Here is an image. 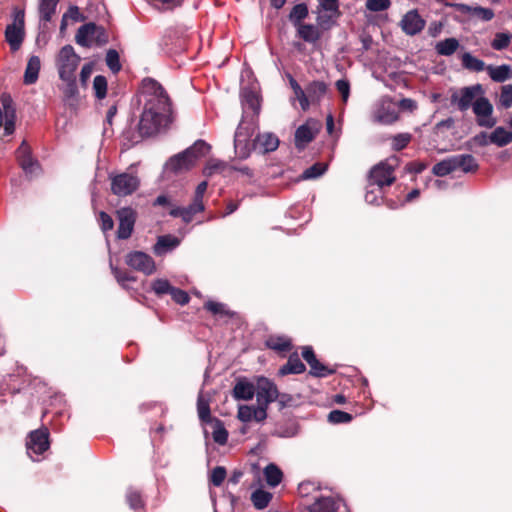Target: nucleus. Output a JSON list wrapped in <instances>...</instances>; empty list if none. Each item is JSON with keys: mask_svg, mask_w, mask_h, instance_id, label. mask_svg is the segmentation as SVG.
<instances>
[{"mask_svg": "<svg viewBox=\"0 0 512 512\" xmlns=\"http://www.w3.org/2000/svg\"><path fill=\"white\" fill-rule=\"evenodd\" d=\"M337 504L332 497L317 499L310 507L309 512H336Z\"/></svg>", "mask_w": 512, "mask_h": 512, "instance_id": "nucleus-31", "label": "nucleus"}, {"mask_svg": "<svg viewBox=\"0 0 512 512\" xmlns=\"http://www.w3.org/2000/svg\"><path fill=\"white\" fill-rule=\"evenodd\" d=\"M272 497V493L265 491L263 489H256L251 494V502L256 509L262 510L269 505L270 501L272 500Z\"/></svg>", "mask_w": 512, "mask_h": 512, "instance_id": "nucleus-34", "label": "nucleus"}, {"mask_svg": "<svg viewBox=\"0 0 512 512\" xmlns=\"http://www.w3.org/2000/svg\"><path fill=\"white\" fill-rule=\"evenodd\" d=\"M112 272L117 282L123 287L128 288L127 282H135L136 278L126 271H121L118 268H112Z\"/></svg>", "mask_w": 512, "mask_h": 512, "instance_id": "nucleus-52", "label": "nucleus"}, {"mask_svg": "<svg viewBox=\"0 0 512 512\" xmlns=\"http://www.w3.org/2000/svg\"><path fill=\"white\" fill-rule=\"evenodd\" d=\"M48 448L49 441L47 430H35L30 433L29 440L27 441V450L29 455H31V453L40 455ZM30 457L35 460L32 456Z\"/></svg>", "mask_w": 512, "mask_h": 512, "instance_id": "nucleus-16", "label": "nucleus"}, {"mask_svg": "<svg viewBox=\"0 0 512 512\" xmlns=\"http://www.w3.org/2000/svg\"><path fill=\"white\" fill-rule=\"evenodd\" d=\"M256 392V385L249 382L247 379H239L232 391V396L236 400H251Z\"/></svg>", "mask_w": 512, "mask_h": 512, "instance_id": "nucleus-20", "label": "nucleus"}, {"mask_svg": "<svg viewBox=\"0 0 512 512\" xmlns=\"http://www.w3.org/2000/svg\"><path fill=\"white\" fill-rule=\"evenodd\" d=\"M140 101L143 110L137 125V132L126 131L124 136L131 143H139L167 129L173 121L170 98L163 86L152 78H145L141 83Z\"/></svg>", "mask_w": 512, "mask_h": 512, "instance_id": "nucleus-1", "label": "nucleus"}, {"mask_svg": "<svg viewBox=\"0 0 512 512\" xmlns=\"http://www.w3.org/2000/svg\"><path fill=\"white\" fill-rule=\"evenodd\" d=\"M226 477V470L222 466L215 467L210 476V481L214 486H220Z\"/></svg>", "mask_w": 512, "mask_h": 512, "instance_id": "nucleus-56", "label": "nucleus"}, {"mask_svg": "<svg viewBox=\"0 0 512 512\" xmlns=\"http://www.w3.org/2000/svg\"><path fill=\"white\" fill-rule=\"evenodd\" d=\"M243 106L244 108L248 107L252 110L253 115L251 118L255 119V116L259 113L260 110V101L258 95L253 91H245L243 93Z\"/></svg>", "mask_w": 512, "mask_h": 512, "instance_id": "nucleus-38", "label": "nucleus"}, {"mask_svg": "<svg viewBox=\"0 0 512 512\" xmlns=\"http://www.w3.org/2000/svg\"><path fill=\"white\" fill-rule=\"evenodd\" d=\"M265 343L268 348L278 352H286L291 349V342L285 336H270Z\"/></svg>", "mask_w": 512, "mask_h": 512, "instance_id": "nucleus-35", "label": "nucleus"}, {"mask_svg": "<svg viewBox=\"0 0 512 512\" xmlns=\"http://www.w3.org/2000/svg\"><path fill=\"white\" fill-rule=\"evenodd\" d=\"M472 16L487 22L493 19L494 11L490 8L475 6Z\"/></svg>", "mask_w": 512, "mask_h": 512, "instance_id": "nucleus-57", "label": "nucleus"}, {"mask_svg": "<svg viewBox=\"0 0 512 512\" xmlns=\"http://www.w3.org/2000/svg\"><path fill=\"white\" fill-rule=\"evenodd\" d=\"M211 146L204 140H197L181 153L172 156L165 164V170L174 174H181L195 166L197 161L206 156Z\"/></svg>", "mask_w": 512, "mask_h": 512, "instance_id": "nucleus-2", "label": "nucleus"}, {"mask_svg": "<svg viewBox=\"0 0 512 512\" xmlns=\"http://www.w3.org/2000/svg\"><path fill=\"white\" fill-rule=\"evenodd\" d=\"M126 264L137 270L142 272L145 275H151L156 271V265L153 258L142 252V251H133L126 255Z\"/></svg>", "mask_w": 512, "mask_h": 512, "instance_id": "nucleus-12", "label": "nucleus"}, {"mask_svg": "<svg viewBox=\"0 0 512 512\" xmlns=\"http://www.w3.org/2000/svg\"><path fill=\"white\" fill-rule=\"evenodd\" d=\"M40 67V58L35 55L31 56L27 62L26 69L24 72L23 81L26 85L34 84L38 80Z\"/></svg>", "mask_w": 512, "mask_h": 512, "instance_id": "nucleus-24", "label": "nucleus"}, {"mask_svg": "<svg viewBox=\"0 0 512 512\" xmlns=\"http://www.w3.org/2000/svg\"><path fill=\"white\" fill-rule=\"evenodd\" d=\"M205 309H207L209 312H211L213 315H219V316H232V313L228 310L225 304L215 302V301H208L204 305Z\"/></svg>", "mask_w": 512, "mask_h": 512, "instance_id": "nucleus-45", "label": "nucleus"}, {"mask_svg": "<svg viewBox=\"0 0 512 512\" xmlns=\"http://www.w3.org/2000/svg\"><path fill=\"white\" fill-rule=\"evenodd\" d=\"M230 165L228 163L217 160V159H210L204 169H203V175L206 177H211L212 175L216 173H223L227 169H229Z\"/></svg>", "mask_w": 512, "mask_h": 512, "instance_id": "nucleus-37", "label": "nucleus"}, {"mask_svg": "<svg viewBox=\"0 0 512 512\" xmlns=\"http://www.w3.org/2000/svg\"><path fill=\"white\" fill-rule=\"evenodd\" d=\"M79 62L80 56L76 54L74 48L71 45L63 46L56 57V67L60 79L73 81Z\"/></svg>", "mask_w": 512, "mask_h": 512, "instance_id": "nucleus-7", "label": "nucleus"}, {"mask_svg": "<svg viewBox=\"0 0 512 512\" xmlns=\"http://www.w3.org/2000/svg\"><path fill=\"white\" fill-rule=\"evenodd\" d=\"M93 89L98 99H103L107 94V80L102 75H97L93 80Z\"/></svg>", "mask_w": 512, "mask_h": 512, "instance_id": "nucleus-47", "label": "nucleus"}, {"mask_svg": "<svg viewBox=\"0 0 512 512\" xmlns=\"http://www.w3.org/2000/svg\"><path fill=\"white\" fill-rule=\"evenodd\" d=\"M327 170V165L324 163H315L309 168L305 169L301 175L304 180L316 179L323 175Z\"/></svg>", "mask_w": 512, "mask_h": 512, "instance_id": "nucleus-42", "label": "nucleus"}, {"mask_svg": "<svg viewBox=\"0 0 512 512\" xmlns=\"http://www.w3.org/2000/svg\"><path fill=\"white\" fill-rule=\"evenodd\" d=\"M337 16L338 15H334L333 13L329 12L319 14L317 17L318 26H320L323 29H329L333 25L334 19Z\"/></svg>", "mask_w": 512, "mask_h": 512, "instance_id": "nucleus-59", "label": "nucleus"}, {"mask_svg": "<svg viewBox=\"0 0 512 512\" xmlns=\"http://www.w3.org/2000/svg\"><path fill=\"white\" fill-rule=\"evenodd\" d=\"M473 113L476 116L477 124L481 127L492 128L496 124V119L492 116L493 106L484 96H479L472 106Z\"/></svg>", "mask_w": 512, "mask_h": 512, "instance_id": "nucleus-11", "label": "nucleus"}, {"mask_svg": "<svg viewBox=\"0 0 512 512\" xmlns=\"http://www.w3.org/2000/svg\"><path fill=\"white\" fill-rule=\"evenodd\" d=\"M13 21L5 29V40L12 52L18 51L25 38V13L24 10H13Z\"/></svg>", "mask_w": 512, "mask_h": 512, "instance_id": "nucleus-6", "label": "nucleus"}, {"mask_svg": "<svg viewBox=\"0 0 512 512\" xmlns=\"http://www.w3.org/2000/svg\"><path fill=\"white\" fill-rule=\"evenodd\" d=\"M432 171L436 176H440V177L446 176V175L454 172L455 166L453 165L452 156L435 164L433 166Z\"/></svg>", "mask_w": 512, "mask_h": 512, "instance_id": "nucleus-41", "label": "nucleus"}, {"mask_svg": "<svg viewBox=\"0 0 512 512\" xmlns=\"http://www.w3.org/2000/svg\"><path fill=\"white\" fill-rule=\"evenodd\" d=\"M237 418L244 423L255 420L262 422L267 418V412L259 404L253 405H240L238 407Z\"/></svg>", "mask_w": 512, "mask_h": 512, "instance_id": "nucleus-18", "label": "nucleus"}, {"mask_svg": "<svg viewBox=\"0 0 512 512\" xmlns=\"http://www.w3.org/2000/svg\"><path fill=\"white\" fill-rule=\"evenodd\" d=\"M500 103L504 108L512 106V85H505L501 89Z\"/></svg>", "mask_w": 512, "mask_h": 512, "instance_id": "nucleus-58", "label": "nucleus"}, {"mask_svg": "<svg viewBox=\"0 0 512 512\" xmlns=\"http://www.w3.org/2000/svg\"><path fill=\"white\" fill-rule=\"evenodd\" d=\"M179 245V240L171 235H164L158 237V240L154 246V252L157 255H161L168 250H172Z\"/></svg>", "mask_w": 512, "mask_h": 512, "instance_id": "nucleus-30", "label": "nucleus"}, {"mask_svg": "<svg viewBox=\"0 0 512 512\" xmlns=\"http://www.w3.org/2000/svg\"><path fill=\"white\" fill-rule=\"evenodd\" d=\"M328 86L323 81H312L306 87L308 93L309 105L311 103H319L326 95Z\"/></svg>", "mask_w": 512, "mask_h": 512, "instance_id": "nucleus-23", "label": "nucleus"}, {"mask_svg": "<svg viewBox=\"0 0 512 512\" xmlns=\"http://www.w3.org/2000/svg\"><path fill=\"white\" fill-rule=\"evenodd\" d=\"M337 91L340 93L344 104L347 103L350 96V83L346 79H339L335 83Z\"/></svg>", "mask_w": 512, "mask_h": 512, "instance_id": "nucleus-55", "label": "nucleus"}, {"mask_svg": "<svg viewBox=\"0 0 512 512\" xmlns=\"http://www.w3.org/2000/svg\"><path fill=\"white\" fill-rule=\"evenodd\" d=\"M296 28L297 36L307 43H316L322 36V31L313 24L302 23Z\"/></svg>", "mask_w": 512, "mask_h": 512, "instance_id": "nucleus-21", "label": "nucleus"}, {"mask_svg": "<svg viewBox=\"0 0 512 512\" xmlns=\"http://www.w3.org/2000/svg\"><path fill=\"white\" fill-rule=\"evenodd\" d=\"M382 198V190L380 193L377 190V187H367V191L365 194V201L369 204H379V199Z\"/></svg>", "mask_w": 512, "mask_h": 512, "instance_id": "nucleus-62", "label": "nucleus"}, {"mask_svg": "<svg viewBox=\"0 0 512 512\" xmlns=\"http://www.w3.org/2000/svg\"><path fill=\"white\" fill-rule=\"evenodd\" d=\"M397 159L393 158L390 161L381 162L373 167L369 176V187H377L378 192L385 186H390L395 181L394 167Z\"/></svg>", "mask_w": 512, "mask_h": 512, "instance_id": "nucleus-8", "label": "nucleus"}, {"mask_svg": "<svg viewBox=\"0 0 512 512\" xmlns=\"http://www.w3.org/2000/svg\"><path fill=\"white\" fill-rule=\"evenodd\" d=\"M108 34L102 26L93 22L86 23L79 27L75 35V41L82 47L103 46L108 43Z\"/></svg>", "mask_w": 512, "mask_h": 512, "instance_id": "nucleus-4", "label": "nucleus"}, {"mask_svg": "<svg viewBox=\"0 0 512 512\" xmlns=\"http://www.w3.org/2000/svg\"><path fill=\"white\" fill-rule=\"evenodd\" d=\"M256 129V120L254 118L248 119L244 115L234 135V150L239 159H247L251 151L255 149L254 140L252 141L251 138Z\"/></svg>", "mask_w": 512, "mask_h": 512, "instance_id": "nucleus-3", "label": "nucleus"}, {"mask_svg": "<svg viewBox=\"0 0 512 512\" xmlns=\"http://www.w3.org/2000/svg\"><path fill=\"white\" fill-rule=\"evenodd\" d=\"M390 5V0H367L365 4L366 8L372 12L385 11Z\"/></svg>", "mask_w": 512, "mask_h": 512, "instance_id": "nucleus-53", "label": "nucleus"}, {"mask_svg": "<svg viewBox=\"0 0 512 512\" xmlns=\"http://www.w3.org/2000/svg\"><path fill=\"white\" fill-rule=\"evenodd\" d=\"M314 139V132L308 125H301L295 132V144L303 147Z\"/></svg>", "mask_w": 512, "mask_h": 512, "instance_id": "nucleus-36", "label": "nucleus"}, {"mask_svg": "<svg viewBox=\"0 0 512 512\" xmlns=\"http://www.w3.org/2000/svg\"><path fill=\"white\" fill-rule=\"evenodd\" d=\"M170 295H171L172 299L180 305H185L190 300L189 295L185 291H183L179 288L173 287L170 292Z\"/></svg>", "mask_w": 512, "mask_h": 512, "instance_id": "nucleus-60", "label": "nucleus"}, {"mask_svg": "<svg viewBox=\"0 0 512 512\" xmlns=\"http://www.w3.org/2000/svg\"><path fill=\"white\" fill-rule=\"evenodd\" d=\"M111 191L118 197L133 194L140 186V179L133 173L123 172L110 176Z\"/></svg>", "mask_w": 512, "mask_h": 512, "instance_id": "nucleus-9", "label": "nucleus"}, {"mask_svg": "<svg viewBox=\"0 0 512 512\" xmlns=\"http://www.w3.org/2000/svg\"><path fill=\"white\" fill-rule=\"evenodd\" d=\"M320 6L329 13L339 15L338 1L337 0H319Z\"/></svg>", "mask_w": 512, "mask_h": 512, "instance_id": "nucleus-64", "label": "nucleus"}, {"mask_svg": "<svg viewBox=\"0 0 512 512\" xmlns=\"http://www.w3.org/2000/svg\"><path fill=\"white\" fill-rule=\"evenodd\" d=\"M213 440L220 445H224L228 440V432L218 420L213 430Z\"/></svg>", "mask_w": 512, "mask_h": 512, "instance_id": "nucleus-50", "label": "nucleus"}, {"mask_svg": "<svg viewBox=\"0 0 512 512\" xmlns=\"http://www.w3.org/2000/svg\"><path fill=\"white\" fill-rule=\"evenodd\" d=\"M400 25L407 35L413 36L423 30L425 21L416 10H411L403 16Z\"/></svg>", "mask_w": 512, "mask_h": 512, "instance_id": "nucleus-17", "label": "nucleus"}, {"mask_svg": "<svg viewBox=\"0 0 512 512\" xmlns=\"http://www.w3.org/2000/svg\"><path fill=\"white\" fill-rule=\"evenodd\" d=\"M484 93L485 91L481 84L454 88L450 90V104L459 111L465 112L472 108L477 98L484 95Z\"/></svg>", "mask_w": 512, "mask_h": 512, "instance_id": "nucleus-5", "label": "nucleus"}, {"mask_svg": "<svg viewBox=\"0 0 512 512\" xmlns=\"http://www.w3.org/2000/svg\"><path fill=\"white\" fill-rule=\"evenodd\" d=\"M308 16V8L306 4L301 3L295 5L290 14H289V20L294 25V27H297L298 25L302 24V20L305 19Z\"/></svg>", "mask_w": 512, "mask_h": 512, "instance_id": "nucleus-39", "label": "nucleus"}, {"mask_svg": "<svg viewBox=\"0 0 512 512\" xmlns=\"http://www.w3.org/2000/svg\"><path fill=\"white\" fill-rule=\"evenodd\" d=\"M16 157L26 175L33 177L39 173V163L32 157L31 148L25 140L22 141L17 149Z\"/></svg>", "mask_w": 512, "mask_h": 512, "instance_id": "nucleus-13", "label": "nucleus"}, {"mask_svg": "<svg viewBox=\"0 0 512 512\" xmlns=\"http://www.w3.org/2000/svg\"><path fill=\"white\" fill-rule=\"evenodd\" d=\"M255 149L266 154L275 151L279 146V139L273 133L258 134L254 139Z\"/></svg>", "mask_w": 512, "mask_h": 512, "instance_id": "nucleus-19", "label": "nucleus"}, {"mask_svg": "<svg viewBox=\"0 0 512 512\" xmlns=\"http://www.w3.org/2000/svg\"><path fill=\"white\" fill-rule=\"evenodd\" d=\"M328 420L334 424L348 423L352 420V415L341 410H333L328 414Z\"/></svg>", "mask_w": 512, "mask_h": 512, "instance_id": "nucleus-49", "label": "nucleus"}, {"mask_svg": "<svg viewBox=\"0 0 512 512\" xmlns=\"http://www.w3.org/2000/svg\"><path fill=\"white\" fill-rule=\"evenodd\" d=\"M116 214L119 220L117 237L119 239H128L134 229L136 212L130 207H123L117 210Z\"/></svg>", "mask_w": 512, "mask_h": 512, "instance_id": "nucleus-15", "label": "nucleus"}, {"mask_svg": "<svg viewBox=\"0 0 512 512\" xmlns=\"http://www.w3.org/2000/svg\"><path fill=\"white\" fill-rule=\"evenodd\" d=\"M512 39V35L508 33H496L494 39L491 42L493 49L500 51L507 48Z\"/></svg>", "mask_w": 512, "mask_h": 512, "instance_id": "nucleus-44", "label": "nucleus"}, {"mask_svg": "<svg viewBox=\"0 0 512 512\" xmlns=\"http://www.w3.org/2000/svg\"><path fill=\"white\" fill-rule=\"evenodd\" d=\"M59 0H38V12L40 20L50 22L56 12Z\"/></svg>", "mask_w": 512, "mask_h": 512, "instance_id": "nucleus-28", "label": "nucleus"}, {"mask_svg": "<svg viewBox=\"0 0 512 512\" xmlns=\"http://www.w3.org/2000/svg\"><path fill=\"white\" fill-rule=\"evenodd\" d=\"M459 45L456 38H446L435 45V50L441 56H451L457 51Z\"/></svg>", "mask_w": 512, "mask_h": 512, "instance_id": "nucleus-29", "label": "nucleus"}, {"mask_svg": "<svg viewBox=\"0 0 512 512\" xmlns=\"http://www.w3.org/2000/svg\"><path fill=\"white\" fill-rule=\"evenodd\" d=\"M398 120L397 106L389 99H382L373 112V121L380 124H392Z\"/></svg>", "mask_w": 512, "mask_h": 512, "instance_id": "nucleus-14", "label": "nucleus"}, {"mask_svg": "<svg viewBox=\"0 0 512 512\" xmlns=\"http://www.w3.org/2000/svg\"><path fill=\"white\" fill-rule=\"evenodd\" d=\"M101 230L106 233L113 229L114 227V221L111 218L110 215H108L106 212H100L99 213V219Z\"/></svg>", "mask_w": 512, "mask_h": 512, "instance_id": "nucleus-61", "label": "nucleus"}, {"mask_svg": "<svg viewBox=\"0 0 512 512\" xmlns=\"http://www.w3.org/2000/svg\"><path fill=\"white\" fill-rule=\"evenodd\" d=\"M455 171L461 170L464 173L475 172L478 169L476 159L470 154H458L452 156Z\"/></svg>", "mask_w": 512, "mask_h": 512, "instance_id": "nucleus-22", "label": "nucleus"}, {"mask_svg": "<svg viewBox=\"0 0 512 512\" xmlns=\"http://www.w3.org/2000/svg\"><path fill=\"white\" fill-rule=\"evenodd\" d=\"M308 365L311 368L310 373L316 377H326L334 372L333 369L326 367L317 358Z\"/></svg>", "mask_w": 512, "mask_h": 512, "instance_id": "nucleus-46", "label": "nucleus"}, {"mask_svg": "<svg viewBox=\"0 0 512 512\" xmlns=\"http://www.w3.org/2000/svg\"><path fill=\"white\" fill-rule=\"evenodd\" d=\"M126 499H127L129 506L132 509L137 510L142 507V498L138 491L130 488L127 491Z\"/></svg>", "mask_w": 512, "mask_h": 512, "instance_id": "nucleus-54", "label": "nucleus"}, {"mask_svg": "<svg viewBox=\"0 0 512 512\" xmlns=\"http://www.w3.org/2000/svg\"><path fill=\"white\" fill-rule=\"evenodd\" d=\"M172 288L166 279H156L152 283V289L157 295L170 294Z\"/></svg>", "mask_w": 512, "mask_h": 512, "instance_id": "nucleus-51", "label": "nucleus"}, {"mask_svg": "<svg viewBox=\"0 0 512 512\" xmlns=\"http://www.w3.org/2000/svg\"><path fill=\"white\" fill-rule=\"evenodd\" d=\"M197 411H198V416L201 421H203V422L211 421L209 400L207 398H205V396L203 395L202 392H200L198 395Z\"/></svg>", "mask_w": 512, "mask_h": 512, "instance_id": "nucleus-40", "label": "nucleus"}, {"mask_svg": "<svg viewBox=\"0 0 512 512\" xmlns=\"http://www.w3.org/2000/svg\"><path fill=\"white\" fill-rule=\"evenodd\" d=\"M106 65L113 73H118L121 70V63L119 53L115 49H109L106 53Z\"/></svg>", "mask_w": 512, "mask_h": 512, "instance_id": "nucleus-43", "label": "nucleus"}, {"mask_svg": "<svg viewBox=\"0 0 512 512\" xmlns=\"http://www.w3.org/2000/svg\"><path fill=\"white\" fill-rule=\"evenodd\" d=\"M256 398L257 404H259L267 412L268 406L275 402L279 397V391L276 384L266 378L258 377L256 381Z\"/></svg>", "mask_w": 512, "mask_h": 512, "instance_id": "nucleus-10", "label": "nucleus"}, {"mask_svg": "<svg viewBox=\"0 0 512 512\" xmlns=\"http://www.w3.org/2000/svg\"><path fill=\"white\" fill-rule=\"evenodd\" d=\"M486 71L488 72L490 78L494 82L498 83L505 82L507 79L512 77V68L507 64L500 66L488 65Z\"/></svg>", "mask_w": 512, "mask_h": 512, "instance_id": "nucleus-25", "label": "nucleus"}, {"mask_svg": "<svg viewBox=\"0 0 512 512\" xmlns=\"http://www.w3.org/2000/svg\"><path fill=\"white\" fill-rule=\"evenodd\" d=\"M412 135L409 133H400L392 138V148L395 151L404 149L411 141Z\"/></svg>", "mask_w": 512, "mask_h": 512, "instance_id": "nucleus-48", "label": "nucleus"}, {"mask_svg": "<svg viewBox=\"0 0 512 512\" xmlns=\"http://www.w3.org/2000/svg\"><path fill=\"white\" fill-rule=\"evenodd\" d=\"M490 140L498 147H504L512 142V132L504 127H497L491 132Z\"/></svg>", "mask_w": 512, "mask_h": 512, "instance_id": "nucleus-32", "label": "nucleus"}, {"mask_svg": "<svg viewBox=\"0 0 512 512\" xmlns=\"http://www.w3.org/2000/svg\"><path fill=\"white\" fill-rule=\"evenodd\" d=\"M295 99H297L300 103L301 109L306 111L309 109V98L306 89H302V87L296 89L294 91Z\"/></svg>", "mask_w": 512, "mask_h": 512, "instance_id": "nucleus-63", "label": "nucleus"}, {"mask_svg": "<svg viewBox=\"0 0 512 512\" xmlns=\"http://www.w3.org/2000/svg\"><path fill=\"white\" fill-rule=\"evenodd\" d=\"M462 67L471 72H481L486 70L487 66L485 62L469 52H465L461 55Z\"/></svg>", "mask_w": 512, "mask_h": 512, "instance_id": "nucleus-27", "label": "nucleus"}, {"mask_svg": "<svg viewBox=\"0 0 512 512\" xmlns=\"http://www.w3.org/2000/svg\"><path fill=\"white\" fill-rule=\"evenodd\" d=\"M264 476L267 484L270 487H276L278 486L283 478L282 471L273 463L268 464L264 468Z\"/></svg>", "mask_w": 512, "mask_h": 512, "instance_id": "nucleus-33", "label": "nucleus"}, {"mask_svg": "<svg viewBox=\"0 0 512 512\" xmlns=\"http://www.w3.org/2000/svg\"><path fill=\"white\" fill-rule=\"evenodd\" d=\"M305 365L297 354L290 355L287 363L279 369V375L300 374L305 371Z\"/></svg>", "mask_w": 512, "mask_h": 512, "instance_id": "nucleus-26", "label": "nucleus"}]
</instances>
